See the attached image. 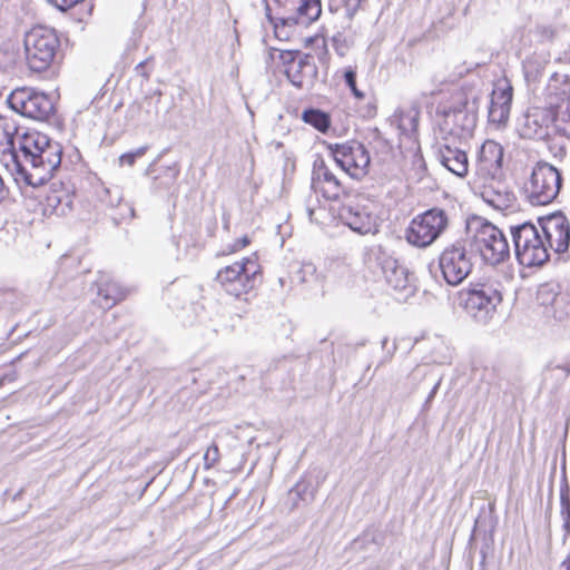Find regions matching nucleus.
Masks as SVG:
<instances>
[{
	"label": "nucleus",
	"mask_w": 570,
	"mask_h": 570,
	"mask_svg": "<svg viewBox=\"0 0 570 570\" xmlns=\"http://www.w3.org/2000/svg\"><path fill=\"white\" fill-rule=\"evenodd\" d=\"M561 567L564 568V570H570V554L562 561Z\"/></svg>",
	"instance_id": "nucleus-46"
},
{
	"label": "nucleus",
	"mask_w": 570,
	"mask_h": 570,
	"mask_svg": "<svg viewBox=\"0 0 570 570\" xmlns=\"http://www.w3.org/2000/svg\"><path fill=\"white\" fill-rule=\"evenodd\" d=\"M563 183L561 171L548 161H538L523 186V193L533 206L548 205L559 195Z\"/></svg>",
	"instance_id": "nucleus-5"
},
{
	"label": "nucleus",
	"mask_w": 570,
	"mask_h": 570,
	"mask_svg": "<svg viewBox=\"0 0 570 570\" xmlns=\"http://www.w3.org/2000/svg\"><path fill=\"white\" fill-rule=\"evenodd\" d=\"M219 461V449L217 444H210L204 454L205 469L213 468Z\"/></svg>",
	"instance_id": "nucleus-34"
},
{
	"label": "nucleus",
	"mask_w": 570,
	"mask_h": 570,
	"mask_svg": "<svg viewBox=\"0 0 570 570\" xmlns=\"http://www.w3.org/2000/svg\"><path fill=\"white\" fill-rule=\"evenodd\" d=\"M312 188L321 191L328 200H337L345 193L341 180L330 170L324 159L317 158L313 165Z\"/></svg>",
	"instance_id": "nucleus-21"
},
{
	"label": "nucleus",
	"mask_w": 570,
	"mask_h": 570,
	"mask_svg": "<svg viewBox=\"0 0 570 570\" xmlns=\"http://www.w3.org/2000/svg\"><path fill=\"white\" fill-rule=\"evenodd\" d=\"M344 80L346 86L351 89L352 94L357 98H364V94L356 87V72L352 69H347L344 72Z\"/></svg>",
	"instance_id": "nucleus-35"
},
{
	"label": "nucleus",
	"mask_w": 570,
	"mask_h": 570,
	"mask_svg": "<svg viewBox=\"0 0 570 570\" xmlns=\"http://www.w3.org/2000/svg\"><path fill=\"white\" fill-rule=\"evenodd\" d=\"M3 55L9 56L6 67H9L10 65H12L14 62V53L13 52L4 51Z\"/></svg>",
	"instance_id": "nucleus-45"
},
{
	"label": "nucleus",
	"mask_w": 570,
	"mask_h": 570,
	"mask_svg": "<svg viewBox=\"0 0 570 570\" xmlns=\"http://www.w3.org/2000/svg\"><path fill=\"white\" fill-rule=\"evenodd\" d=\"M302 119L305 124L311 125L323 134H325L331 127L330 115L317 108L305 109L302 114Z\"/></svg>",
	"instance_id": "nucleus-25"
},
{
	"label": "nucleus",
	"mask_w": 570,
	"mask_h": 570,
	"mask_svg": "<svg viewBox=\"0 0 570 570\" xmlns=\"http://www.w3.org/2000/svg\"><path fill=\"white\" fill-rule=\"evenodd\" d=\"M543 239L556 253L563 254L570 245V222L561 212H556L538 219Z\"/></svg>",
	"instance_id": "nucleus-16"
},
{
	"label": "nucleus",
	"mask_w": 570,
	"mask_h": 570,
	"mask_svg": "<svg viewBox=\"0 0 570 570\" xmlns=\"http://www.w3.org/2000/svg\"><path fill=\"white\" fill-rule=\"evenodd\" d=\"M448 227V215L443 209L432 208L412 219L405 232L406 240L416 247L432 245Z\"/></svg>",
	"instance_id": "nucleus-11"
},
{
	"label": "nucleus",
	"mask_w": 570,
	"mask_h": 570,
	"mask_svg": "<svg viewBox=\"0 0 570 570\" xmlns=\"http://www.w3.org/2000/svg\"><path fill=\"white\" fill-rule=\"evenodd\" d=\"M295 6L294 12L287 17L279 18L275 22L274 32L279 40H287L292 29L297 26H309L316 21L322 13L321 0H289Z\"/></svg>",
	"instance_id": "nucleus-15"
},
{
	"label": "nucleus",
	"mask_w": 570,
	"mask_h": 570,
	"mask_svg": "<svg viewBox=\"0 0 570 570\" xmlns=\"http://www.w3.org/2000/svg\"><path fill=\"white\" fill-rule=\"evenodd\" d=\"M372 254L375 256L377 265L389 286L395 292L402 293L404 297L414 293V285L405 266L383 253L380 247L376 252L372 250Z\"/></svg>",
	"instance_id": "nucleus-17"
},
{
	"label": "nucleus",
	"mask_w": 570,
	"mask_h": 570,
	"mask_svg": "<svg viewBox=\"0 0 570 570\" xmlns=\"http://www.w3.org/2000/svg\"><path fill=\"white\" fill-rule=\"evenodd\" d=\"M155 95L157 96V100L155 104L159 102L160 100V97H161V92L160 91H156Z\"/></svg>",
	"instance_id": "nucleus-49"
},
{
	"label": "nucleus",
	"mask_w": 570,
	"mask_h": 570,
	"mask_svg": "<svg viewBox=\"0 0 570 570\" xmlns=\"http://www.w3.org/2000/svg\"><path fill=\"white\" fill-rule=\"evenodd\" d=\"M548 313L558 321L570 317V295L560 293Z\"/></svg>",
	"instance_id": "nucleus-27"
},
{
	"label": "nucleus",
	"mask_w": 570,
	"mask_h": 570,
	"mask_svg": "<svg viewBox=\"0 0 570 570\" xmlns=\"http://www.w3.org/2000/svg\"><path fill=\"white\" fill-rule=\"evenodd\" d=\"M512 87L493 91L489 107V120L493 124H504L510 115Z\"/></svg>",
	"instance_id": "nucleus-24"
},
{
	"label": "nucleus",
	"mask_w": 570,
	"mask_h": 570,
	"mask_svg": "<svg viewBox=\"0 0 570 570\" xmlns=\"http://www.w3.org/2000/svg\"><path fill=\"white\" fill-rule=\"evenodd\" d=\"M250 243L248 236H243L242 238L236 239L230 246H229V253H235L244 247H246Z\"/></svg>",
	"instance_id": "nucleus-39"
},
{
	"label": "nucleus",
	"mask_w": 570,
	"mask_h": 570,
	"mask_svg": "<svg viewBox=\"0 0 570 570\" xmlns=\"http://www.w3.org/2000/svg\"><path fill=\"white\" fill-rule=\"evenodd\" d=\"M560 514L563 521L562 527L564 530L563 542H566L567 538L570 535V491L568 485L562 488L560 491Z\"/></svg>",
	"instance_id": "nucleus-26"
},
{
	"label": "nucleus",
	"mask_w": 570,
	"mask_h": 570,
	"mask_svg": "<svg viewBox=\"0 0 570 570\" xmlns=\"http://www.w3.org/2000/svg\"><path fill=\"white\" fill-rule=\"evenodd\" d=\"M438 158L455 176L464 177L468 174L469 160L465 151L444 144L439 149Z\"/></svg>",
	"instance_id": "nucleus-23"
},
{
	"label": "nucleus",
	"mask_w": 570,
	"mask_h": 570,
	"mask_svg": "<svg viewBox=\"0 0 570 570\" xmlns=\"http://www.w3.org/2000/svg\"><path fill=\"white\" fill-rule=\"evenodd\" d=\"M547 90L549 96L558 97V101H550L551 134L570 139V77L554 72Z\"/></svg>",
	"instance_id": "nucleus-9"
},
{
	"label": "nucleus",
	"mask_w": 570,
	"mask_h": 570,
	"mask_svg": "<svg viewBox=\"0 0 570 570\" xmlns=\"http://www.w3.org/2000/svg\"><path fill=\"white\" fill-rule=\"evenodd\" d=\"M440 117L439 128L444 139L448 136L468 137L476 126V99L461 100L449 108H443Z\"/></svg>",
	"instance_id": "nucleus-10"
},
{
	"label": "nucleus",
	"mask_w": 570,
	"mask_h": 570,
	"mask_svg": "<svg viewBox=\"0 0 570 570\" xmlns=\"http://www.w3.org/2000/svg\"><path fill=\"white\" fill-rule=\"evenodd\" d=\"M417 115H413V116H406V117H402L401 119V124H400V128L403 129V130H407V127L405 125V120H409L410 125H411V130H415L416 127H417Z\"/></svg>",
	"instance_id": "nucleus-40"
},
{
	"label": "nucleus",
	"mask_w": 570,
	"mask_h": 570,
	"mask_svg": "<svg viewBox=\"0 0 570 570\" xmlns=\"http://www.w3.org/2000/svg\"><path fill=\"white\" fill-rule=\"evenodd\" d=\"M559 294L560 293H556L549 284H544L538 289L537 301L540 305L546 306L548 311H550Z\"/></svg>",
	"instance_id": "nucleus-28"
},
{
	"label": "nucleus",
	"mask_w": 570,
	"mask_h": 570,
	"mask_svg": "<svg viewBox=\"0 0 570 570\" xmlns=\"http://www.w3.org/2000/svg\"><path fill=\"white\" fill-rule=\"evenodd\" d=\"M19 495H21V491H19V492L14 495V500H16Z\"/></svg>",
	"instance_id": "nucleus-52"
},
{
	"label": "nucleus",
	"mask_w": 570,
	"mask_h": 570,
	"mask_svg": "<svg viewBox=\"0 0 570 570\" xmlns=\"http://www.w3.org/2000/svg\"><path fill=\"white\" fill-rule=\"evenodd\" d=\"M386 342H387V338H384V340L382 341V346H383V347L385 346Z\"/></svg>",
	"instance_id": "nucleus-50"
},
{
	"label": "nucleus",
	"mask_w": 570,
	"mask_h": 570,
	"mask_svg": "<svg viewBox=\"0 0 570 570\" xmlns=\"http://www.w3.org/2000/svg\"><path fill=\"white\" fill-rule=\"evenodd\" d=\"M330 10H331L332 12H334V11H336L337 9H334V8H333V6H332V4H330Z\"/></svg>",
	"instance_id": "nucleus-51"
},
{
	"label": "nucleus",
	"mask_w": 570,
	"mask_h": 570,
	"mask_svg": "<svg viewBox=\"0 0 570 570\" xmlns=\"http://www.w3.org/2000/svg\"><path fill=\"white\" fill-rule=\"evenodd\" d=\"M7 102L17 114L39 121L47 120L55 110L47 95L26 87L13 90Z\"/></svg>",
	"instance_id": "nucleus-14"
},
{
	"label": "nucleus",
	"mask_w": 570,
	"mask_h": 570,
	"mask_svg": "<svg viewBox=\"0 0 570 570\" xmlns=\"http://www.w3.org/2000/svg\"><path fill=\"white\" fill-rule=\"evenodd\" d=\"M128 209H129V213H130V217L134 218L135 217V209L131 206H128Z\"/></svg>",
	"instance_id": "nucleus-48"
},
{
	"label": "nucleus",
	"mask_w": 570,
	"mask_h": 570,
	"mask_svg": "<svg viewBox=\"0 0 570 570\" xmlns=\"http://www.w3.org/2000/svg\"><path fill=\"white\" fill-rule=\"evenodd\" d=\"M459 295V305L481 324H487L492 320L498 305L502 302L501 293L490 283H471Z\"/></svg>",
	"instance_id": "nucleus-6"
},
{
	"label": "nucleus",
	"mask_w": 570,
	"mask_h": 570,
	"mask_svg": "<svg viewBox=\"0 0 570 570\" xmlns=\"http://www.w3.org/2000/svg\"><path fill=\"white\" fill-rule=\"evenodd\" d=\"M503 147L494 140H485L479 151L475 171L484 180L495 181L502 177Z\"/></svg>",
	"instance_id": "nucleus-19"
},
{
	"label": "nucleus",
	"mask_w": 570,
	"mask_h": 570,
	"mask_svg": "<svg viewBox=\"0 0 570 570\" xmlns=\"http://www.w3.org/2000/svg\"><path fill=\"white\" fill-rule=\"evenodd\" d=\"M24 61L35 73H42L52 66L60 47L56 31L45 26L33 27L24 35Z\"/></svg>",
	"instance_id": "nucleus-3"
},
{
	"label": "nucleus",
	"mask_w": 570,
	"mask_h": 570,
	"mask_svg": "<svg viewBox=\"0 0 570 570\" xmlns=\"http://www.w3.org/2000/svg\"><path fill=\"white\" fill-rule=\"evenodd\" d=\"M146 65V61H141L140 63L137 65L136 69L139 70V69H144Z\"/></svg>",
	"instance_id": "nucleus-47"
},
{
	"label": "nucleus",
	"mask_w": 570,
	"mask_h": 570,
	"mask_svg": "<svg viewBox=\"0 0 570 570\" xmlns=\"http://www.w3.org/2000/svg\"><path fill=\"white\" fill-rule=\"evenodd\" d=\"M473 254L465 240H456L443 248L439 255V268L445 283L459 286L472 273Z\"/></svg>",
	"instance_id": "nucleus-8"
},
{
	"label": "nucleus",
	"mask_w": 570,
	"mask_h": 570,
	"mask_svg": "<svg viewBox=\"0 0 570 570\" xmlns=\"http://www.w3.org/2000/svg\"><path fill=\"white\" fill-rule=\"evenodd\" d=\"M441 384V380H439L434 386L432 387L431 392L429 393L428 397H426V401H425V406L434 399V396L436 395L438 393V390H439V386Z\"/></svg>",
	"instance_id": "nucleus-44"
},
{
	"label": "nucleus",
	"mask_w": 570,
	"mask_h": 570,
	"mask_svg": "<svg viewBox=\"0 0 570 570\" xmlns=\"http://www.w3.org/2000/svg\"><path fill=\"white\" fill-rule=\"evenodd\" d=\"M154 97H147L145 101L142 102V107L146 106V118L144 119L145 122H150L153 118L157 115V110H151L154 107L153 104Z\"/></svg>",
	"instance_id": "nucleus-38"
},
{
	"label": "nucleus",
	"mask_w": 570,
	"mask_h": 570,
	"mask_svg": "<svg viewBox=\"0 0 570 570\" xmlns=\"http://www.w3.org/2000/svg\"><path fill=\"white\" fill-rule=\"evenodd\" d=\"M538 30L541 33V36L546 39H552L554 36V31L551 27L541 26V27H538Z\"/></svg>",
	"instance_id": "nucleus-41"
},
{
	"label": "nucleus",
	"mask_w": 570,
	"mask_h": 570,
	"mask_svg": "<svg viewBox=\"0 0 570 570\" xmlns=\"http://www.w3.org/2000/svg\"><path fill=\"white\" fill-rule=\"evenodd\" d=\"M62 147L58 141L39 131L19 134L17 144L10 153L12 171L17 183L31 187L45 185L59 168Z\"/></svg>",
	"instance_id": "nucleus-1"
},
{
	"label": "nucleus",
	"mask_w": 570,
	"mask_h": 570,
	"mask_svg": "<svg viewBox=\"0 0 570 570\" xmlns=\"http://www.w3.org/2000/svg\"><path fill=\"white\" fill-rule=\"evenodd\" d=\"M494 194L493 198L485 197V200L497 208L508 207L513 196L512 193L509 191H495Z\"/></svg>",
	"instance_id": "nucleus-33"
},
{
	"label": "nucleus",
	"mask_w": 570,
	"mask_h": 570,
	"mask_svg": "<svg viewBox=\"0 0 570 570\" xmlns=\"http://www.w3.org/2000/svg\"><path fill=\"white\" fill-rule=\"evenodd\" d=\"M279 60L288 81L298 89H311L317 80L318 68L311 53L299 50H282Z\"/></svg>",
	"instance_id": "nucleus-13"
},
{
	"label": "nucleus",
	"mask_w": 570,
	"mask_h": 570,
	"mask_svg": "<svg viewBox=\"0 0 570 570\" xmlns=\"http://www.w3.org/2000/svg\"><path fill=\"white\" fill-rule=\"evenodd\" d=\"M542 65L534 59H527L523 62V72L528 82H535L542 75Z\"/></svg>",
	"instance_id": "nucleus-29"
},
{
	"label": "nucleus",
	"mask_w": 570,
	"mask_h": 570,
	"mask_svg": "<svg viewBox=\"0 0 570 570\" xmlns=\"http://www.w3.org/2000/svg\"><path fill=\"white\" fill-rule=\"evenodd\" d=\"M327 148L335 163L354 179L367 175L371 157L366 147L358 140L328 144Z\"/></svg>",
	"instance_id": "nucleus-12"
},
{
	"label": "nucleus",
	"mask_w": 570,
	"mask_h": 570,
	"mask_svg": "<svg viewBox=\"0 0 570 570\" xmlns=\"http://www.w3.org/2000/svg\"><path fill=\"white\" fill-rule=\"evenodd\" d=\"M265 16L272 26H275V22H279V18L273 17L271 7L267 2L265 6Z\"/></svg>",
	"instance_id": "nucleus-43"
},
{
	"label": "nucleus",
	"mask_w": 570,
	"mask_h": 570,
	"mask_svg": "<svg viewBox=\"0 0 570 570\" xmlns=\"http://www.w3.org/2000/svg\"><path fill=\"white\" fill-rule=\"evenodd\" d=\"M97 303L104 309H109L126 297L125 289L108 274L100 273L95 282Z\"/></svg>",
	"instance_id": "nucleus-22"
},
{
	"label": "nucleus",
	"mask_w": 570,
	"mask_h": 570,
	"mask_svg": "<svg viewBox=\"0 0 570 570\" xmlns=\"http://www.w3.org/2000/svg\"><path fill=\"white\" fill-rule=\"evenodd\" d=\"M174 2H176L177 0H173Z\"/></svg>",
	"instance_id": "nucleus-53"
},
{
	"label": "nucleus",
	"mask_w": 570,
	"mask_h": 570,
	"mask_svg": "<svg viewBox=\"0 0 570 570\" xmlns=\"http://www.w3.org/2000/svg\"><path fill=\"white\" fill-rule=\"evenodd\" d=\"M552 112L546 108H531L520 124V135L525 139L543 140L551 135Z\"/></svg>",
	"instance_id": "nucleus-20"
},
{
	"label": "nucleus",
	"mask_w": 570,
	"mask_h": 570,
	"mask_svg": "<svg viewBox=\"0 0 570 570\" xmlns=\"http://www.w3.org/2000/svg\"><path fill=\"white\" fill-rule=\"evenodd\" d=\"M553 371H561L562 380H564L568 375H570V362L556 365L553 367Z\"/></svg>",
	"instance_id": "nucleus-42"
},
{
	"label": "nucleus",
	"mask_w": 570,
	"mask_h": 570,
	"mask_svg": "<svg viewBox=\"0 0 570 570\" xmlns=\"http://www.w3.org/2000/svg\"><path fill=\"white\" fill-rule=\"evenodd\" d=\"M465 239L470 250L479 254L482 262L490 266L505 263L510 256V244L504 233L494 224L481 217L468 223Z\"/></svg>",
	"instance_id": "nucleus-2"
},
{
	"label": "nucleus",
	"mask_w": 570,
	"mask_h": 570,
	"mask_svg": "<svg viewBox=\"0 0 570 570\" xmlns=\"http://www.w3.org/2000/svg\"><path fill=\"white\" fill-rule=\"evenodd\" d=\"M215 281L227 294L239 297L261 284V266L256 259L246 257L219 269Z\"/></svg>",
	"instance_id": "nucleus-7"
},
{
	"label": "nucleus",
	"mask_w": 570,
	"mask_h": 570,
	"mask_svg": "<svg viewBox=\"0 0 570 570\" xmlns=\"http://www.w3.org/2000/svg\"><path fill=\"white\" fill-rule=\"evenodd\" d=\"M373 204L348 203L342 206L340 217L354 232L366 235L379 232Z\"/></svg>",
	"instance_id": "nucleus-18"
},
{
	"label": "nucleus",
	"mask_w": 570,
	"mask_h": 570,
	"mask_svg": "<svg viewBox=\"0 0 570 570\" xmlns=\"http://www.w3.org/2000/svg\"><path fill=\"white\" fill-rule=\"evenodd\" d=\"M291 493H295L303 501H313L315 495V489L305 481L297 482L291 490Z\"/></svg>",
	"instance_id": "nucleus-31"
},
{
	"label": "nucleus",
	"mask_w": 570,
	"mask_h": 570,
	"mask_svg": "<svg viewBox=\"0 0 570 570\" xmlns=\"http://www.w3.org/2000/svg\"><path fill=\"white\" fill-rule=\"evenodd\" d=\"M19 134V128L13 125L8 122L0 125V144L6 140L10 149L13 150Z\"/></svg>",
	"instance_id": "nucleus-30"
},
{
	"label": "nucleus",
	"mask_w": 570,
	"mask_h": 570,
	"mask_svg": "<svg viewBox=\"0 0 570 570\" xmlns=\"http://www.w3.org/2000/svg\"><path fill=\"white\" fill-rule=\"evenodd\" d=\"M147 150H148V146H141L134 151L125 153L119 157V164L121 166L122 165L134 166L136 160L138 158L142 157Z\"/></svg>",
	"instance_id": "nucleus-32"
},
{
	"label": "nucleus",
	"mask_w": 570,
	"mask_h": 570,
	"mask_svg": "<svg viewBox=\"0 0 570 570\" xmlns=\"http://www.w3.org/2000/svg\"><path fill=\"white\" fill-rule=\"evenodd\" d=\"M178 175H179V168L176 164L173 166L166 167L165 181L163 183L164 187L167 189L170 188L174 185V183L176 181Z\"/></svg>",
	"instance_id": "nucleus-36"
},
{
	"label": "nucleus",
	"mask_w": 570,
	"mask_h": 570,
	"mask_svg": "<svg viewBox=\"0 0 570 570\" xmlns=\"http://www.w3.org/2000/svg\"><path fill=\"white\" fill-rule=\"evenodd\" d=\"M315 273H316V267L314 264H312V263L303 264L298 272V274L301 275L299 276L301 282H303V283L309 282L312 278L316 277Z\"/></svg>",
	"instance_id": "nucleus-37"
},
{
	"label": "nucleus",
	"mask_w": 570,
	"mask_h": 570,
	"mask_svg": "<svg viewBox=\"0 0 570 570\" xmlns=\"http://www.w3.org/2000/svg\"><path fill=\"white\" fill-rule=\"evenodd\" d=\"M514 254L518 262L525 267L542 266L550 254L539 228L531 222L510 227Z\"/></svg>",
	"instance_id": "nucleus-4"
}]
</instances>
